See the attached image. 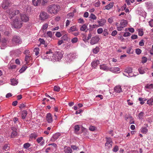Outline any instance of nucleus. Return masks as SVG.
<instances>
[{
	"label": "nucleus",
	"mask_w": 153,
	"mask_h": 153,
	"mask_svg": "<svg viewBox=\"0 0 153 153\" xmlns=\"http://www.w3.org/2000/svg\"><path fill=\"white\" fill-rule=\"evenodd\" d=\"M60 9V7L59 5L53 4L48 6L47 11L51 14H56L59 12Z\"/></svg>",
	"instance_id": "obj_1"
},
{
	"label": "nucleus",
	"mask_w": 153,
	"mask_h": 153,
	"mask_svg": "<svg viewBox=\"0 0 153 153\" xmlns=\"http://www.w3.org/2000/svg\"><path fill=\"white\" fill-rule=\"evenodd\" d=\"M62 52L60 51H57L54 53L51 59L54 61H58L62 58Z\"/></svg>",
	"instance_id": "obj_2"
},
{
	"label": "nucleus",
	"mask_w": 153,
	"mask_h": 153,
	"mask_svg": "<svg viewBox=\"0 0 153 153\" xmlns=\"http://www.w3.org/2000/svg\"><path fill=\"white\" fill-rule=\"evenodd\" d=\"M22 22L20 18L19 17L15 18L13 22V25L15 28H20L22 26Z\"/></svg>",
	"instance_id": "obj_3"
},
{
	"label": "nucleus",
	"mask_w": 153,
	"mask_h": 153,
	"mask_svg": "<svg viewBox=\"0 0 153 153\" xmlns=\"http://www.w3.org/2000/svg\"><path fill=\"white\" fill-rule=\"evenodd\" d=\"M20 12L19 10H9V17L10 19H12L13 17L15 16V18H17L19 17L20 16Z\"/></svg>",
	"instance_id": "obj_4"
},
{
	"label": "nucleus",
	"mask_w": 153,
	"mask_h": 153,
	"mask_svg": "<svg viewBox=\"0 0 153 153\" xmlns=\"http://www.w3.org/2000/svg\"><path fill=\"white\" fill-rule=\"evenodd\" d=\"M106 142L105 146L107 149H110L112 146L113 142L110 137H106Z\"/></svg>",
	"instance_id": "obj_5"
},
{
	"label": "nucleus",
	"mask_w": 153,
	"mask_h": 153,
	"mask_svg": "<svg viewBox=\"0 0 153 153\" xmlns=\"http://www.w3.org/2000/svg\"><path fill=\"white\" fill-rule=\"evenodd\" d=\"M12 42L14 44H21L22 42L19 36H14L12 39Z\"/></svg>",
	"instance_id": "obj_6"
},
{
	"label": "nucleus",
	"mask_w": 153,
	"mask_h": 153,
	"mask_svg": "<svg viewBox=\"0 0 153 153\" xmlns=\"http://www.w3.org/2000/svg\"><path fill=\"white\" fill-rule=\"evenodd\" d=\"M132 72V69L131 68H127L125 69L123 74L128 77H131L133 76Z\"/></svg>",
	"instance_id": "obj_7"
},
{
	"label": "nucleus",
	"mask_w": 153,
	"mask_h": 153,
	"mask_svg": "<svg viewBox=\"0 0 153 153\" xmlns=\"http://www.w3.org/2000/svg\"><path fill=\"white\" fill-rule=\"evenodd\" d=\"M48 17L49 16L47 13L45 12H42L40 13L39 19L41 20H44L48 19Z\"/></svg>",
	"instance_id": "obj_8"
},
{
	"label": "nucleus",
	"mask_w": 153,
	"mask_h": 153,
	"mask_svg": "<svg viewBox=\"0 0 153 153\" xmlns=\"http://www.w3.org/2000/svg\"><path fill=\"white\" fill-rule=\"evenodd\" d=\"M100 40L99 37L96 36L93 37L90 41V43L92 45L97 43Z\"/></svg>",
	"instance_id": "obj_9"
},
{
	"label": "nucleus",
	"mask_w": 153,
	"mask_h": 153,
	"mask_svg": "<svg viewBox=\"0 0 153 153\" xmlns=\"http://www.w3.org/2000/svg\"><path fill=\"white\" fill-rule=\"evenodd\" d=\"M106 21L105 19H100V20H97V22L98 24V25H93L94 27L95 26H97V27H102L106 23Z\"/></svg>",
	"instance_id": "obj_10"
},
{
	"label": "nucleus",
	"mask_w": 153,
	"mask_h": 153,
	"mask_svg": "<svg viewBox=\"0 0 153 153\" xmlns=\"http://www.w3.org/2000/svg\"><path fill=\"white\" fill-rule=\"evenodd\" d=\"M10 3L8 0H4L2 4V7L3 8L6 9L10 5Z\"/></svg>",
	"instance_id": "obj_11"
},
{
	"label": "nucleus",
	"mask_w": 153,
	"mask_h": 153,
	"mask_svg": "<svg viewBox=\"0 0 153 153\" xmlns=\"http://www.w3.org/2000/svg\"><path fill=\"white\" fill-rule=\"evenodd\" d=\"M19 17L22 22H26L29 20V18L25 14H21L20 13V16H19Z\"/></svg>",
	"instance_id": "obj_12"
},
{
	"label": "nucleus",
	"mask_w": 153,
	"mask_h": 153,
	"mask_svg": "<svg viewBox=\"0 0 153 153\" xmlns=\"http://www.w3.org/2000/svg\"><path fill=\"white\" fill-rule=\"evenodd\" d=\"M46 120L49 123H51L53 121L52 116L50 113H48L47 114Z\"/></svg>",
	"instance_id": "obj_13"
},
{
	"label": "nucleus",
	"mask_w": 153,
	"mask_h": 153,
	"mask_svg": "<svg viewBox=\"0 0 153 153\" xmlns=\"http://www.w3.org/2000/svg\"><path fill=\"white\" fill-rule=\"evenodd\" d=\"M100 63V61L98 60H95L93 61L91 63V66L93 68H95Z\"/></svg>",
	"instance_id": "obj_14"
},
{
	"label": "nucleus",
	"mask_w": 153,
	"mask_h": 153,
	"mask_svg": "<svg viewBox=\"0 0 153 153\" xmlns=\"http://www.w3.org/2000/svg\"><path fill=\"white\" fill-rule=\"evenodd\" d=\"M60 135L61 134L59 133H56L53 135L51 138V140L53 142L55 141L59 138V137L60 136Z\"/></svg>",
	"instance_id": "obj_15"
},
{
	"label": "nucleus",
	"mask_w": 153,
	"mask_h": 153,
	"mask_svg": "<svg viewBox=\"0 0 153 153\" xmlns=\"http://www.w3.org/2000/svg\"><path fill=\"white\" fill-rule=\"evenodd\" d=\"M88 24H85L81 26L80 30L82 31L87 32L88 29L87 28Z\"/></svg>",
	"instance_id": "obj_16"
},
{
	"label": "nucleus",
	"mask_w": 153,
	"mask_h": 153,
	"mask_svg": "<svg viewBox=\"0 0 153 153\" xmlns=\"http://www.w3.org/2000/svg\"><path fill=\"white\" fill-rule=\"evenodd\" d=\"M100 69L107 71L109 70V68L107 67L105 64H102L100 65Z\"/></svg>",
	"instance_id": "obj_17"
},
{
	"label": "nucleus",
	"mask_w": 153,
	"mask_h": 153,
	"mask_svg": "<svg viewBox=\"0 0 153 153\" xmlns=\"http://www.w3.org/2000/svg\"><path fill=\"white\" fill-rule=\"evenodd\" d=\"M109 71L113 72H116L120 71V69L118 67H112L109 68Z\"/></svg>",
	"instance_id": "obj_18"
},
{
	"label": "nucleus",
	"mask_w": 153,
	"mask_h": 153,
	"mask_svg": "<svg viewBox=\"0 0 153 153\" xmlns=\"http://www.w3.org/2000/svg\"><path fill=\"white\" fill-rule=\"evenodd\" d=\"M127 25V21L125 20H122L120 22V25L123 27H125Z\"/></svg>",
	"instance_id": "obj_19"
},
{
	"label": "nucleus",
	"mask_w": 153,
	"mask_h": 153,
	"mask_svg": "<svg viewBox=\"0 0 153 153\" xmlns=\"http://www.w3.org/2000/svg\"><path fill=\"white\" fill-rule=\"evenodd\" d=\"M114 91L118 93H120L122 91V89L121 87L120 86H117L114 88Z\"/></svg>",
	"instance_id": "obj_20"
},
{
	"label": "nucleus",
	"mask_w": 153,
	"mask_h": 153,
	"mask_svg": "<svg viewBox=\"0 0 153 153\" xmlns=\"http://www.w3.org/2000/svg\"><path fill=\"white\" fill-rule=\"evenodd\" d=\"M64 151L65 153H71L72 152V150L69 147H64Z\"/></svg>",
	"instance_id": "obj_21"
},
{
	"label": "nucleus",
	"mask_w": 153,
	"mask_h": 153,
	"mask_svg": "<svg viewBox=\"0 0 153 153\" xmlns=\"http://www.w3.org/2000/svg\"><path fill=\"white\" fill-rule=\"evenodd\" d=\"M31 57L29 56V54L28 55L27 54L26 55L25 60L26 62V65H28V63L30 61V60L31 59Z\"/></svg>",
	"instance_id": "obj_22"
},
{
	"label": "nucleus",
	"mask_w": 153,
	"mask_h": 153,
	"mask_svg": "<svg viewBox=\"0 0 153 153\" xmlns=\"http://www.w3.org/2000/svg\"><path fill=\"white\" fill-rule=\"evenodd\" d=\"M11 82L12 85H15L17 84L18 83V79H11Z\"/></svg>",
	"instance_id": "obj_23"
},
{
	"label": "nucleus",
	"mask_w": 153,
	"mask_h": 153,
	"mask_svg": "<svg viewBox=\"0 0 153 153\" xmlns=\"http://www.w3.org/2000/svg\"><path fill=\"white\" fill-rule=\"evenodd\" d=\"M114 5V3H110L108 4L105 7V9L109 10L112 8Z\"/></svg>",
	"instance_id": "obj_24"
},
{
	"label": "nucleus",
	"mask_w": 153,
	"mask_h": 153,
	"mask_svg": "<svg viewBox=\"0 0 153 153\" xmlns=\"http://www.w3.org/2000/svg\"><path fill=\"white\" fill-rule=\"evenodd\" d=\"M77 29L76 26H73L71 27L70 29L68 30V32L70 33L71 32H73L75 31H77Z\"/></svg>",
	"instance_id": "obj_25"
},
{
	"label": "nucleus",
	"mask_w": 153,
	"mask_h": 153,
	"mask_svg": "<svg viewBox=\"0 0 153 153\" xmlns=\"http://www.w3.org/2000/svg\"><path fill=\"white\" fill-rule=\"evenodd\" d=\"M32 2L34 6H38L41 2V0H33Z\"/></svg>",
	"instance_id": "obj_26"
},
{
	"label": "nucleus",
	"mask_w": 153,
	"mask_h": 153,
	"mask_svg": "<svg viewBox=\"0 0 153 153\" xmlns=\"http://www.w3.org/2000/svg\"><path fill=\"white\" fill-rule=\"evenodd\" d=\"M45 37H49L51 38H52L53 36L52 32L49 31L47 32L46 34H44Z\"/></svg>",
	"instance_id": "obj_27"
},
{
	"label": "nucleus",
	"mask_w": 153,
	"mask_h": 153,
	"mask_svg": "<svg viewBox=\"0 0 153 153\" xmlns=\"http://www.w3.org/2000/svg\"><path fill=\"white\" fill-rule=\"evenodd\" d=\"M79 129L80 127L79 125H76L74 126V132L76 134H77V132Z\"/></svg>",
	"instance_id": "obj_28"
},
{
	"label": "nucleus",
	"mask_w": 153,
	"mask_h": 153,
	"mask_svg": "<svg viewBox=\"0 0 153 153\" xmlns=\"http://www.w3.org/2000/svg\"><path fill=\"white\" fill-rule=\"evenodd\" d=\"M27 111L24 110L22 111V117L23 119H24L25 118L26 115L27 114Z\"/></svg>",
	"instance_id": "obj_29"
},
{
	"label": "nucleus",
	"mask_w": 153,
	"mask_h": 153,
	"mask_svg": "<svg viewBox=\"0 0 153 153\" xmlns=\"http://www.w3.org/2000/svg\"><path fill=\"white\" fill-rule=\"evenodd\" d=\"M141 132L146 134L148 132V129L146 127H142L140 129Z\"/></svg>",
	"instance_id": "obj_30"
},
{
	"label": "nucleus",
	"mask_w": 153,
	"mask_h": 153,
	"mask_svg": "<svg viewBox=\"0 0 153 153\" xmlns=\"http://www.w3.org/2000/svg\"><path fill=\"white\" fill-rule=\"evenodd\" d=\"M153 102V97H152L151 99L147 101V103L149 105H153L152 102Z\"/></svg>",
	"instance_id": "obj_31"
},
{
	"label": "nucleus",
	"mask_w": 153,
	"mask_h": 153,
	"mask_svg": "<svg viewBox=\"0 0 153 153\" xmlns=\"http://www.w3.org/2000/svg\"><path fill=\"white\" fill-rule=\"evenodd\" d=\"M3 149L6 151H7L9 150L10 149V145L9 144H5V145L3 148Z\"/></svg>",
	"instance_id": "obj_32"
},
{
	"label": "nucleus",
	"mask_w": 153,
	"mask_h": 153,
	"mask_svg": "<svg viewBox=\"0 0 153 153\" xmlns=\"http://www.w3.org/2000/svg\"><path fill=\"white\" fill-rule=\"evenodd\" d=\"M144 114H145L144 113L142 112H140L138 115L139 119H143V117Z\"/></svg>",
	"instance_id": "obj_33"
},
{
	"label": "nucleus",
	"mask_w": 153,
	"mask_h": 153,
	"mask_svg": "<svg viewBox=\"0 0 153 153\" xmlns=\"http://www.w3.org/2000/svg\"><path fill=\"white\" fill-rule=\"evenodd\" d=\"M27 66H24L19 70V72L20 73H22L25 71L27 68Z\"/></svg>",
	"instance_id": "obj_34"
},
{
	"label": "nucleus",
	"mask_w": 153,
	"mask_h": 153,
	"mask_svg": "<svg viewBox=\"0 0 153 153\" xmlns=\"http://www.w3.org/2000/svg\"><path fill=\"white\" fill-rule=\"evenodd\" d=\"M68 39L67 34H65L61 38V39L64 41H68Z\"/></svg>",
	"instance_id": "obj_35"
},
{
	"label": "nucleus",
	"mask_w": 153,
	"mask_h": 153,
	"mask_svg": "<svg viewBox=\"0 0 153 153\" xmlns=\"http://www.w3.org/2000/svg\"><path fill=\"white\" fill-rule=\"evenodd\" d=\"M17 134V132L16 131H13L11 135V138H14Z\"/></svg>",
	"instance_id": "obj_36"
},
{
	"label": "nucleus",
	"mask_w": 153,
	"mask_h": 153,
	"mask_svg": "<svg viewBox=\"0 0 153 153\" xmlns=\"http://www.w3.org/2000/svg\"><path fill=\"white\" fill-rule=\"evenodd\" d=\"M145 88L147 89H151L153 88V84H147L145 86Z\"/></svg>",
	"instance_id": "obj_37"
},
{
	"label": "nucleus",
	"mask_w": 153,
	"mask_h": 153,
	"mask_svg": "<svg viewBox=\"0 0 153 153\" xmlns=\"http://www.w3.org/2000/svg\"><path fill=\"white\" fill-rule=\"evenodd\" d=\"M139 73L141 74H144L145 72L144 70V68L143 67H141L138 69Z\"/></svg>",
	"instance_id": "obj_38"
},
{
	"label": "nucleus",
	"mask_w": 153,
	"mask_h": 153,
	"mask_svg": "<svg viewBox=\"0 0 153 153\" xmlns=\"http://www.w3.org/2000/svg\"><path fill=\"white\" fill-rule=\"evenodd\" d=\"M52 146V147H51V148L52 149H53V148H54L55 149H56L57 148V145L56 143H53L52 144H48V146Z\"/></svg>",
	"instance_id": "obj_39"
},
{
	"label": "nucleus",
	"mask_w": 153,
	"mask_h": 153,
	"mask_svg": "<svg viewBox=\"0 0 153 153\" xmlns=\"http://www.w3.org/2000/svg\"><path fill=\"white\" fill-rule=\"evenodd\" d=\"M78 39L77 37H74L71 40V42L73 43H75L77 42Z\"/></svg>",
	"instance_id": "obj_40"
},
{
	"label": "nucleus",
	"mask_w": 153,
	"mask_h": 153,
	"mask_svg": "<svg viewBox=\"0 0 153 153\" xmlns=\"http://www.w3.org/2000/svg\"><path fill=\"white\" fill-rule=\"evenodd\" d=\"M90 18L93 20H96L97 19V17L95 15L92 13L91 14Z\"/></svg>",
	"instance_id": "obj_41"
},
{
	"label": "nucleus",
	"mask_w": 153,
	"mask_h": 153,
	"mask_svg": "<svg viewBox=\"0 0 153 153\" xmlns=\"http://www.w3.org/2000/svg\"><path fill=\"white\" fill-rule=\"evenodd\" d=\"M39 49L38 48H35L34 50V51L35 52V55L37 56L39 54Z\"/></svg>",
	"instance_id": "obj_42"
},
{
	"label": "nucleus",
	"mask_w": 153,
	"mask_h": 153,
	"mask_svg": "<svg viewBox=\"0 0 153 153\" xmlns=\"http://www.w3.org/2000/svg\"><path fill=\"white\" fill-rule=\"evenodd\" d=\"M7 40L6 39H4L1 41V43H2V45H3L4 46H5L7 44Z\"/></svg>",
	"instance_id": "obj_43"
},
{
	"label": "nucleus",
	"mask_w": 153,
	"mask_h": 153,
	"mask_svg": "<svg viewBox=\"0 0 153 153\" xmlns=\"http://www.w3.org/2000/svg\"><path fill=\"white\" fill-rule=\"evenodd\" d=\"M60 88L58 86H55L54 88V90L55 91L59 92V91Z\"/></svg>",
	"instance_id": "obj_44"
},
{
	"label": "nucleus",
	"mask_w": 153,
	"mask_h": 153,
	"mask_svg": "<svg viewBox=\"0 0 153 153\" xmlns=\"http://www.w3.org/2000/svg\"><path fill=\"white\" fill-rule=\"evenodd\" d=\"M99 51V48L98 47H96L93 50V52L95 53H97Z\"/></svg>",
	"instance_id": "obj_45"
},
{
	"label": "nucleus",
	"mask_w": 153,
	"mask_h": 153,
	"mask_svg": "<svg viewBox=\"0 0 153 153\" xmlns=\"http://www.w3.org/2000/svg\"><path fill=\"white\" fill-rule=\"evenodd\" d=\"M130 120L129 123L130 124H134V121L133 119L131 117H130L128 118Z\"/></svg>",
	"instance_id": "obj_46"
},
{
	"label": "nucleus",
	"mask_w": 153,
	"mask_h": 153,
	"mask_svg": "<svg viewBox=\"0 0 153 153\" xmlns=\"http://www.w3.org/2000/svg\"><path fill=\"white\" fill-rule=\"evenodd\" d=\"M147 61V58L146 57L143 56L142 58V62L143 63H144L146 62Z\"/></svg>",
	"instance_id": "obj_47"
},
{
	"label": "nucleus",
	"mask_w": 153,
	"mask_h": 153,
	"mask_svg": "<svg viewBox=\"0 0 153 153\" xmlns=\"http://www.w3.org/2000/svg\"><path fill=\"white\" fill-rule=\"evenodd\" d=\"M44 139H43V137H41L38 138L37 140L36 141L38 143H40L41 141H42Z\"/></svg>",
	"instance_id": "obj_48"
},
{
	"label": "nucleus",
	"mask_w": 153,
	"mask_h": 153,
	"mask_svg": "<svg viewBox=\"0 0 153 153\" xmlns=\"http://www.w3.org/2000/svg\"><path fill=\"white\" fill-rule=\"evenodd\" d=\"M30 146V144L29 143H25L24 144V147L25 149H27Z\"/></svg>",
	"instance_id": "obj_49"
},
{
	"label": "nucleus",
	"mask_w": 153,
	"mask_h": 153,
	"mask_svg": "<svg viewBox=\"0 0 153 153\" xmlns=\"http://www.w3.org/2000/svg\"><path fill=\"white\" fill-rule=\"evenodd\" d=\"M103 30L102 28H100L97 30V32L98 34H101L103 32Z\"/></svg>",
	"instance_id": "obj_50"
},
{
	"label": "nucleus",
	"mask_w": 153,
	"mask_h": 153,
	"mask_svg": "<svg viewBox=\"0 0 153 153\" xmlns=\"http://www.w3.org/2000/svg\"><path fill=\"white\" fill-rule=\"evenodd\" d=\"M78 22L80 24H83L85 22V21L82 18H79L78 20Z\"/></svg>",
	"instance_id": "obj_51"
},
{
	"label": "nucleus",
	"mask_w": 153,
	"mask_h": 153,
	"mask_svg": "<svg viewBox=\"0 0 153 153\" xmlns=\"http://www.w3.org/2000/svg\"><path fill=\"white\" fill-rule=\"evenodd\" d=\"M138 100H139V101H140V103L141 105H143L144 103L145 102H144V101L143 100V98L141 97H140L139 98Z\"/></svg>",
	"instance_id": "obj_52"
},
{
	"label": "nucleus",
	"mask_w": 153,
	"mask_h": 153,
	"mask_svg": "<svg viewBox=\"0 0 153 153\" xmlns=\"http://www.w3.org/2000/svg\"><path fill=\"white\" fill-rule=\"evenodd\" d=\"M141 51H142L139 48L136 49L135 50L136 53L138 55L141 53Z\"/></svg>",
	"instance_id": "obj_53"
},
{
	"label": "nucleus",
	"mask_w": 153,
	"mask_h": 153,
	"mask_svg": "<svg viewBox=\"0 0 153 153\" xmlns=\"http://www.w3.org/2000/svg\"><path fill=\"white\" fill-rule=\"evenodd\" d=\"M55 35L57 37H60L62 36V34L59 32H56Z\"/></svg>",
	"instance_id": "obj_54"
},
{
	"label": "nucleus",
	"mask_w": 153,
	"mask_h": 153,
	"mask_svg": "<svg viewBox=\"0 0 153 153\" xmlns=\"http://www.w3.org/2000/svg\"><path fill=\"white\" fill-rule=\"evenodd\" d=\"M39 41L41 44H44L45 43V41L43 39L40 38L39 39Z\"/></svg>",
	"instance_id": "obj_55"
},
{
	"label": "nucleus",
	"mask_w": 153,
	"mask_h": 153,
	"mask_svg": "<svg viewBox=\"0 0 153 153\" xmlns=\"http://www.w3.org/2000/svg\"><path fill=\"white\" fill-rule=\"evenodd\" d=\"M100 3L99 0H98L95 4V6L96 7H98L100 6Z\"/></svg>",
	"instance_id": "obj_56"
},
{
	"label": "nucleus",
	"mask_w": 153,
	"mask_h": 153,
	"mask_svg": "<svg viewBox=\"0 0 153 153\" xmlns=\"http://www.w3.org/2000/svg\"><path fill=\"white\" fill-rule=\"evenodd\" d=\"M130 35L131 33H130L128 32H127L124 33L123 36L124 37L128 36H130Z\"/></svg>",
	"instance_id": "obj_57"
},
{
	"label": "nucleus",
	"mask_w": 153,
	"mask_h": 153,
	"mask_svg": "<svg viewBox=\"0 0 153 153\" xmlns=\"http://www.w3.org/2000/svg\"><path fill=\"white\" fill-rule=\"evenodd\" d=\"M123 28L124 27H123L122 26L120 25V26L117 27V30L119 31H120L122 30Z\"/></svg>",
	"instance_id": "obj_58"
},
{
	"label": "nucleus",
	"mask_w": 153,
	"mask_h": 153,
	"mask_svg": "<svg viewBox=\"0 0 153 153\" xmlns=\"http://www.w3.org/2000/svg\"><path fill=\"white\" fill-rule=\"evenodd\" d=\"M117 33V31L116 30H114L111 33V35L113 36H115Z\"/></svg>",
	"instance_id": "obj_59"
},
{
	"label": "nucleus",
	"mask_w": 153,
	"mask_h": 153,
	"mask_svg": "<svg viewBox=\"0 0 153 153\" xmlns=\"http://www.w3.org/2000/svg\"><path fill=\"white\" fill-rule=\"evenodd\" d=\"M119 149H118V147L117 146H115L114 148L113 149V151L114 152H117L118 150Z\"/></svg>",
	"instance_id": "obj_60"
},
{
	"label": "nucleus",
	"mask_w": 153,
	"mask_h": 153,
	"mask_svg": "<svg viewBox=\"0 0 153 153\" xmlns=\"http://www.w3.org/2000/svg\"><path fill=\"white\" fill-rule=\"evenodd\" d=\"M89 129L91 131H94L95 130V127L93 126H90L89 127Z\"/></svg>",
	"instance_id": "obj_61"
},
{
	"label": "nucleus",
	"mask_w": 153,
	"mask_h": 153,
	"mask_svg": "<svg viewBox=\"0 0 153 153\" xmlns=\"http://www.w3.org/2000/svg\"><path fill=\"white\" fill-rule=\"evenodd\" d=\"M139 45L142 46H143L144 45V43L143 42V40H141L140 42L139 43Z\"/></svg>",
	"instance_id": "obj_62"
},
{
	"label": "nucleus",
	"mask_w": 153,
	"mask_h": 153,
	"mask_svg": "<svg viewBox=\"0 0 153 153\" xmlns=\"http://www.w3.org/2000/svg\"><path fill=\"white\" fill-rule=\"evenodd\" d=\"M131 38L133 39H136L137 38V35H133L131 36Z\"/></svg>",
	"instance_id": "obj_63"
},
{
	"label": "nucleus",
	"mask_w": 153,
	"mask_h": 153,
	"mask_svg": "<svg viewBox=\"0 0 153 153\" xmlns=\"http://www.w3.org/2000/svg\"><path fill=\"white\" fill-rule=\"evenodd\" d=\"M149 25L151 27H153V20L149 21Z\"/></svg>",
	"instance_id": "obj_64"
}]
</instances>
